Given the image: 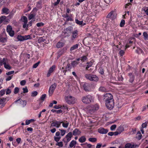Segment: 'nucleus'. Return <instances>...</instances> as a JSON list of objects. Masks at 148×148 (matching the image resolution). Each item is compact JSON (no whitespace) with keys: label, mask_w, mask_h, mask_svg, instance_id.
<instances>
[{"label":"nucleus","mask_w":148,"mask_h":148,"mask_svg":"<svg viewBox=\"0 0 148 148\" xmlns=\"http://www.w3.org/2000/svg\"><path fill=\"white\" fill-rule=\"evenodd\" d=\"M62 123V126L63 127H65V128H67L68 127V126L69 125V123Z\"/></svg>","instance_id":"obj_53"},{"label":"nucleus","mask_w":148,"mask_h":148,"mask_svg":"<svg viewBox=\"0 0 148 148\" xmlns=\"http://www.w3.org/2000/svg\"><path fill=\"white\" fill-rule=\"evenodd\" d=\"M78 47V45L76 44L71 47L70 49V51H72L77 49Z\"/></svg>","instance_id":"obj_24"},{"label":"nucleus","mask_w":148,"mask_h":148,"mask_svg":"<svg viewBox=\"0 0 148 148\" xmlns=\"http://www.w3.org/2000/svg\"><path fill=\"white\" fill-rule=\"evenodd\" d=\"M125 24V21L124 20L122 19L120 23V26L121 27H123Z\"/></svg>","instance_id":"obj_38"},{"label":"nucleus","mask_w":148,"mask_h":148,"mask_svg":"<svg viewBox=\"0 0 148 148\" xmlns=\"http://www.w3.org/2000/svg\"><path fill=\"white\" fill-rule=\"evenodd\" d=\"M7 38L5 32H3L0 34V42L5 43L7 41Z\"/></svg>","instance_id":"obj_5"},{"label":"nucleus","mask_w":148,"mask_h":148,"mask_svg":"<svg viewBox=\"0 0 148 148\" xmlns=\"http://www.w3.org/2000/svg\"><path fill=\"white\" fill-rule=\"evenodd\" d=\"M46 95L45 94L43 95L40 98V99L42 101H44L46 97Z\"/></svg>","instance_id":"obj_49"},{"label":"nucleus","mask_w":148,"mask_h":148,"mask_svg":"<svg viewBox=\"0 0 148 148\" xmlns=\"http://www.w3.org/2000/svg\"><path fill=\"white\" fill-rule=\"evenodd\" d=\"M134 76H132L130 77L129 79V82L131 83H132L134 80Z\"/></svg>","instance_id":"obj_50"},{"label":"nucleus","mask_w":148,"mask_h":148,"mask_svg":"<svg viewBox=\"0 0 148 148\" xmlns=\"http://www.w3.org/2000/svg\"><path fill=\"white\" fill-rule=\"evenodd\" d=\"M88 140L92 142H95L97 141V139L95 138H90L88 139Z\"/></svg>","instance_id":"obj_32"},{"label":"nucleus","mask_w":148,"mask_h":148,"mask_svg":"<svg viewBox=\"0 0 148 148\" xmlns=\"http://www.w3.org/2000/svg\"><path fill=\"white\" fill-rule=\"evenodd\" d=\"M99 73L101 75H103L104 73V71L103 69L101 68L99 69Z\"/></svg>","instance_id":"obj_62"},{"label":"nucleus","mask_w":148,"mask_h":148,"mask_svg":"<svg viewBox=\"0 0 148 148\" xmlns=\"http://www.w3.org/2000/svg\"><path fill=\"white\" fill-rule=\"evenodd\" d=\"M4 67L7 69L9 70H10L11 69V67L8 64H7L6 62H5L3 63Z\"/></svg>","instance_id":"obj_27"},{"label":"nucleus","mask_w":148,"mask_h":148,"mask_svg":"<svg viewBox=\"0 0 148 148\" xmlns=\"http://www.w3.org/2000/svg\"><path fill=\"white\" fill-rule=\"evenodd\" d=\"M23 93H26L28 92V90L27 87H25V88H23Z\"/></svg>","instance_id":"obj_52"},{"label":"nucleus","mask_w":148,"mask_h":148,"mask_svg":"<svg viewBox=\"0 0 148 148\" xmlns=\"http://www.w3.org/2000/svg\"><path fill=\"white\" fill-rule=\"evenodd\" d=\"M5 62H6V61H5V59L3 58L2 60L1 58H0V66H2L3 64V63Z\"/></svg>","instance_id":"obj_35"},{"label":"nucleus","mask_w":148,"mask_h":148,"mask_svg":"<svg viewBox=\"0 0 148 148\" xmlns=\"http://www.w3.org/2000/svg\"><path fill=\"white\" fill-rule=\"evenodd\" d=\"M116 125H112L110 127V130H111L113 131L116 128Z\"/></svg>","instance_id":"obj_51"},{"label":"nucleus","mask_w":148,"mask_h":148,"mask_svg":"<svg viewBox=\"0 0 148 148\" xmlns=\"http://www.w3.org/2000/svg\"><path fill=\"white\" fill-rule=\"evenodd\" d=\"M73 30V27L71 26H69L65 29H64V32L65 36H70V34L67 33V32H71Z\"/></svg>","instance_id":"obj_8"},{"label":"nucleus","mask_w":148,"mask_h":148,"mask_svg":"<svg viewBox=\"0 0 148 148\" xmlns=\"http://www.w3.org/2000/svg\"><path fill=\"white\" fill-rule=\"evenodd\" d=\"M99 90L101 92H106V89L104 87H100L99 88Z\"/></svg>","instance_id":"obj_33"},{"label":"nucleus","mask_w":148,"mask_h":148,"mask_svg":"<svg viewBox=\"0 0 148 148\" xmlns=\"http://www.w3.org/2000/svg\"><path fill=\"white\" fill-rule=\"evenodd\" d=\"M56 86L57 84L55 83H54L53 84L51 85L49 90V94H52L53 93L56 88Z\"/></svg>","instance_id":"obj_10"},{"label":"nucleus","mask_w":148,"mask_h":148,"mask_svg":"<svg viewBox=\"0 0 148 148\" xmlns=\"http://www.w3.org/2000/svg\"><path fill=\"white\" fill-rule=\"evenodd\" d=\"M6 18V17L5 16H1L0 17V24L2 23L3 21L5 20Z\"/></svg>","instance_id":"obj_31"},{"label":"nucleus","mask_w":148,"mask_h":148,"mask_svg":"<svg viewBox=\"0 0 148 148\" xmlns=\"http://www.w3.org/2000/svg\"><path fill=\"white\" fill-rule=\"evenodd\" d=\"M143 9V11L145 12L147 15L148 16V7H145Z\"/></svg>","instance_id":"obj_43"},{"label":"nucleus","mask_w":148,"mask_h":148,"mask_svg":"<svg viewBox=\"0 0 148 148\" xmlns=\"http://www.w3.org/2000/svg\"><path fill=\"white\" fill-rule=\"evenodd\" d=\"M64 43L60 42H59L56 45V47L58 48H60L64 46Z\"/></svg>","instance_id":"obj_21"},{"label":"nucleus","mask_w":148,"mask_h":148,"mask_svg":"<svg viewBox=\"0 0 148 148\" xmlns=\"http://www.w3.org/2000/svg\"><path fill=\"white\" fill-rule=\"evenodd\" d=\"M85 76L87 79L92 82H97L99 79L98 77L95 75L87 74L85 75Z\"/></svg>","instance_id":"obj_1"},{"label":"nucleus","mask_w":148,"mask_h":148,"mask_svg":"<svg viewBox=\"0 0 148 148\" xmlns=\"http://www.w3.org/2000/svg\"><path fill=\"white\" fill-rule=\"evenodd\" d=\"M5 93V90H2L0 91V95L1 96H3Z\"/></svg>","instance_id":"obj_59"},{"label":"nucleus","mask_w":148,"mask_h":148,"mask_svg":"<svg viewBox=\"0 0 148 148\" xmlns=\"http://www.w3.org/2000/svg\"><path fill=\"white\" fill-rule=\"evenodd\" d=\"M136 147H138L137 145H132L130 143H127L125 146V148H134Z\"/></svg>","instance_id":"obj_15"},{"label":"nucleus","mask_w":148,"mask_h":148,"mask_svg":"<svg viewBox=\"0 0 148 148\" xmlns=\"http://www.w3.org/2000/svg\"><path fill=\"white\" fill-rule=\"evenodd\" d=\"M8 33L10 36L12 37L14 36V31L13 30H12L10 32H8Z\"/></svg>","instance_id":"obj_55"},{"label":"nucleus","mask_w":148,"mask_h":148,"mask_svg":"<svg viewBox=\"0 0 148 148\" xmlns=\"http://www.w3.org/2000/svg\"><path fill=\"white\" fill-rule=\"evenodd\" d=\"M20 21L23 22L24 23L23 25V27L24 28H26V30L28 29V25H27L28 20L27 17L25 16H22Z\"/></svg>","instance_id":"obj_3"},{"label":"nucleus","mask_w":148,"mask_h":148,"mask_svg":"<svg viewBox=\"0 0 148 148\" xmlns=\"http://www.w3.org/2000/svg\"><path fill=\"white\" fill-rule=\"evenodd\" d=\"M24 40H27L29 39H31V37L30 35H25L24 36Z\"/></svg>","instance_id":"obj_45"},{"label":"nucleus","mask_w":148,"mask_h":148,"mask_svg":"<svg viewBox=\"0 0 148 148\" xmlns=\"http://www.w3.org/2000/svg\"><path fill=\"white\" fill-rule=\"evenodd\" d=\"M98 132L101 134H106L108 132V130L103 127H101L98 129Z\"/></svg>","instance_id":"obj_13"},{"label":"nucleus","mask_w":148,"mask_h":148,"mask_svg":"<svg viewBox=\"0 0 148 148\" xmlns=\"http://www.w3.org/2000/svg\"><path fill=\"white\" fill-rule=\"evenodd\" d=\"M65 100L69 104H73L75 102V98L72 96H67L65 97Z\"/></svg>","instance_id":"obj_6"},{"label":"nucleus","mask_w":148,"mask_h":148,"mask_svg":"<svg viewBox=\"0 0 148 148\" xmlns=\"http://www.w3.org/2000/svg\"><path fill=\"white\" fill-rule=\"evenodd\" d=\"M113 13L114 11H111L107 15V18H110L112 19H115V17L114 16V15L113 14Z\"/></svg>","instance_id":"obj_16"},{"label":"nucleus","mask_w":148,"mask_h":148,"mask_svg":"<svg viewBox=\"0 0 148 148\" xmlns=\"http://www.w3.org/2000/svg\"><path fill=\"white\" fill-rule=\"evenodd\" d=\"M72 34L71 36V40H73L75 38L78 37V31L77 30L73 32L72 33Z\"/></svg>","instance_id":"obj_11"},{"label":"nucleus","mask_w":148,"mask_h":148,"mask_svg":"<svg viewBox=\"0 0 148 148\" xmlns=\"http://www.w3.org/2000/svg\"><path fill=\"white\" fill-rule=\"evenodd\" d=\"M136 52L138 53H139L140 52L141 53H143V51L140 48H138L136 51Z\"/></svg>","instance_id":"obj_47"},{"label":"nucleus","mask_w":148,"mask_h":148,"mask_svg":"<svg viewBox=\"0 0 148 148\" xmlns=\"http://www.w3.org/2000/svg\"><path fill=\"white\" fill-rule=\"evenodd\" d=\"M104 99L105 102L107 101L113 99L112 95L110 93H106L104 96Z\"/></svg>","instance_id":"obj_7"},{"label":"nucleus","mask_w":148,"mask_h":148,"mask_svg":"<svg viewBox=\"0 0 148 148\" xmlns=\"http://www.w3.org/2000/svg\"><path fill=\"white\" fill-rule=\"evenodd\" d=\"M19 101L20 102V103H21V101L23 102V103H22V105L23 106V107L25 106L27 104V102L26 101L24 100L23 101L21 99H18L17 100H16L15 101V102L16 103L17 102Z\"/></svg>","instance_id":"obj_19"},{"label":"nucleus","mask_w":148,"mask_h":148,"mask_svg":"<svg viewBox=\"0 0 148 148\" xmlns=\"http://www.w3.org/2000/svg\"><path fill=\"white\" fill-rule=\"evenodd\" d=\"M56 145H58L60 147H62L63 146V143L62 142H58L56 143Z\"/></svg>","instance_id":"obj_42"},{"label":"nucleus","mask_w":148,"mask_h":148,"mask_svg":"<svg viewBox=\"0 0 148 148\" xmlns=\"http://www.w3.org/2000/svg\"><path fill=\"white\" fill-rule=\"evenodd\" d=\"M87 64H88V65L87 66L86 68V70H88V69L90 67H91L92 64V62H87Z\"/></svg>","instance_id":"obj_34"},{"label":"nucleus","mask_w":148,"mask_h":148,"mask_svg":"<svg viewBox=\"0 0 148 148\" xmlns=\"http://www.w3.org/2000/svg\"><path fill=\"white\" fill-rule=\"evenodd\" d=\"M36 16L35 14H31L28 16V18L29 20L32 19V18H34Z\"/></svg>","instance_id":"obj_37"},{"label":"nucleus","mask_w":148,"mask_h":148,"mask_svg":"<svg viewBox=\"0 0 148 148\" xmlns=\"http://www.w3.org/2000/svg\"><path fill=\"white\" fill-rule=\"evenodd\" d=\"M87 59V58L86 56H84L80 57V60L82 62H84Z\"/></svg>","instance_id":"obj_40"},{"label":"nucleus","mask_w":148,"mask_h":148,"mask_svg":"<svg viewBox=\"0 0 148 148\" xmlns=\"http://www.w3.org/2000/svg\"><path fill=\"white\" fill-rule=\"evenodd\" d=\"M81 132L77 128H75L73 131V135L76 136L79 135L81 133Z\"/></svg>","instance_id":"obj_18"},{"label":"nucleus","mask_w":148,"mask_h":148,"mask_svg":"<svg viewBox=\"0 0 148 148\" xmlns=\"http://www.w3.org/2000/svg\"><path fill=\"white\" fill-rule=\"evenodd\" d=\"M124 130L123 127L121 126H120L117 129L116 131H118L120 134Z\"/></svg>","instance_id":"obj_25"},{"label":"nucleus","mask_w":148,"mask_h":148,"mask_svg":"<svg viewBox=\"0 0 148 148\" xmlns=\"http://www.w3.org/2000/svg\"><path fill=\"white\" fill-rule=\"evenodd\" d=\"M38 92L37 91H34L32 92L31 96L32 97H35L38 94Z\"/></svg>","instance_id":"obj_44"},{"label":"nucleus","mask_w":148,"mask_h":148,"mask_svg":"<svg viewBox=\"0 0 148 148\" xmlns=\"http://www.w3.org/2000/svg\"><path fill=\"white\" fill-rule=\"evenodd\" d=\"M137 134H138V136L137 137V138L138 140H140V139H141V138H142V134H141V133L139 131L138 132H137Z\"/></svg>","instance_id":"obj_41"},{"label":"nucleus","mask_w":148,"mask_h":148,"mask_svg":"<svg viewBox=\"0 0 148 148\" xmlns=\"http://www.w3.org/2000/svg\"><path fill=\"white\" fill-rule=\"evenodd\" d=\"M143 36L145 40H148V34L146 32H144L143 33Z\"/></svg>","instance_id":"obj_36"},{"label":"nucleus","mask_w":148,"mask_h":148,"mask_svg":"<svg viewBox=\"0 0 148 148\" xmlns=\"http://www.w3.org/2000/svg\"><path fill=\"white\" fill-rule=\"evenodd\" d=\"M147 123L146 122L143 123L142 125V128H144L146 127L147 126Z\"/></svg>","instance_id":"obj_57"},{"label":"nucleus","mask_w":148,"mask_h":148,"mask_svg":"<svg viewBox=\"0 0 148 148\" xmlns=\"http://www.w3.org/2000/svg\"><path fill=\"white\" fill-rule=\"evenodd\" d=\"M76 143V141H75L74 140H72L70 144V147H73L74 146V145H75Z\"/></svg>","instance_id":"obj_28"},{"label":"nucleus","mask_w":148,"mask_h":148,"mask_svg":"<svg viewBox=\"0 0 148 148\" xmlns=\"http://www.w3.org/2000/svg\"><path fill=\"white\" fill-rule=\"evenodd\" d=\"M12 30V27L10 25H8L7 27L6 31L8 33Z\"/></svg>","instance_id":"obj_29"},{"label":"nucleus","mask_w":148,"mask_h":148,"mask_svg":"<svg viewBox=\"0 0 148 148\" xmlns=\"http://www.w3.org/2000/svg\"><path fill=\"white\" fill-rule=\"evenodd\" d=\"M19 91V88L17 87H15L14 89V93L16 94L18 93Z\"/></svg>","instance_id":"obj_46"},{"label":"nucleus","mask_w":148,"mask_h":148,"mask_svg":"<svg viewBox=\"0 0 148 148\" xmlns=\"http://www.w3.org/2000/svg\"><path fill=\"white\" fill-rule=\"evenodd\" d=\"M18 40L20 41H23L24 40V37L21 35H18L17 37Z\"/></svg>","instance_id":"obj_26"},{"label":"nucleus","mask_w":148,"mask_h":148,"mask_svg":"<svg viewBox=\"0 0 148 148\" xmlns=\"http://www.w3.org/2000/svg\"><path fill=\"white\" fill-rule=\"evenodd\" d=\"M86 139L84 136H82L81 137L79 140V141L81 143L84 142L86 140Z\"/></svg>","instance_id":"obj_23"},{"label":"nucleus","mask_w":148,"mask_h":148,"mask_svg":"<svg viewBox=\"0 0 148 148\" xmlns=\"http://www.w3.org/2000/svg\"><path fill=\"white\" fill-rule=\"evenodd\" d=\"M125 52L124 51L121 50L119 52V54L121 56H122L124 54Z\"/></svg>","instance_id":"obj_61"},{"label":"nucleus","mask_w":148,"mask_h":148,"mask_svg":"<svg viewBox=\"0 0 148 148\" xmlns=\"http://www.w3.org/2000/svg\"><path fill=\"white\" fill-rule=\"evenodd\" d=\"M75 23L78 25H85V23H84L83 24V21H80L79 20H78L77 19H75Z\"/></svg>","instance_id":"obj_22"},{"label":"nucleus","mask_w":148,"mask_h":148,"mask_svg":"<svg viewBox=\"0 0 148 148\" xmlns=\"http://www.w3.org/2000/svg\"><path fill=\"white\" fill-rule=\"evenodd\" d=\"M62 123V122H60L58 121H56V125H58V126H57V128H59L60 126L61 123Z\"/></svg>","instance_id":"obj_48"},{"label":"nucleus","mask_w":148,"mask_h":148,"mask_svg":"<svg viewBox=\"0 0 148 148\" xmlns=\"http://www.w3.org/2000/svg\"><path fill=\"white\" fill-rule=\"evenodd\" d=\"M71 69L70 68V65L69 64H67L66 66V69L67 70V71H69Z\"/></svg>","instance_id":"obj_60"},{"label":"nucleus","mask_w":148,"mask_h":148,"mask_svg":"<svg viewBox=\"0 0 148 148\" xmlns=\"http://www.w3.org/2000/svg\"><path fill=\"white\" fill-rule=\"evenodd\" d=\"M6 100L5 98H3L0 99V104H3L4 103L5 101Z\"/></svg>","instance_id":"obj_54"},{"label":"nucleus","mask_w":148,"mask_h":148,"mask_svg":"<svg viewBox=\"0 0 148 148\" xmlns=\"http://www.w3.org/2000/svg\"><path fill=\"white\" fill-rule=\"evenodd\" d=\"M39 63V62H38L34 64L33 66V68H36L38 66Z\"/></svg>","instance_id":"obj_64"},{"label":"nucleus","mask_w":148,"mask_h":148,"mask_svg":"<svg viewBox=\"0 0 148 148\" xmlns=\"http://www.w3.org/2000/svg\"><path fill=\"white\" fill-rule=\"evenodd\" d=\"M83 87L84 90L86 92H88L89 91L90 84L87 83H84L83 86Z\"/></svg>","instance_id":"obj_14"},{"label":"nucleus","mask_w":148,"mask_h":148,"mask_svg":"<svg viewBox=\"0 0 148 148\" xmlns=\"http://www.w3.org/2000/svg\"><path fill=\"white\" fill-rule=\"evenodd\" d=\"M82 100L84 103L86 104L90 103L93 101L92 97L89 95L83 96L82 98Z\"/></svg>","instance_id":"obj_2"},{"label":"nucleus","mask_w":148,"mask_h":148,"mask_svg":"<svg viewBox=\"0 0 148 148\" xmlns=\"http://www.w3.org/2000/svg\"><path fill=\"white\" fill-rule=\"evenodd\" d=\"M73 134L72 132H69L65 136L66 138V140L68 141H69L71 140V138Z\"/></svg>","instance_id":"obj_17"},{"label":"nucleus","mask_w":148,"mask_h":148,"mask_svg":"<svg viewBox=\"0 0 148 148\" xmlns=\"http://www.w3.org/2000/svg\"><path fill=\"white\" fill-rule=\"evenodd\" d=\"M44 25V24L42 22L38 23L36 24V25L38 27H40L41 26H42Z\"/></svg>","instance_id":"obj_56"},{"label":"nucleus","mask_w":148,"mask_h":148,"mask_svg":"<svg viewBox=\"0 0 148 148\" xmlns=\"http://www.w3.org/2000/svg\"><path fill=\"white\" fill-rule=\"evenodd\" d=\"M79 63V62H77L76 61H73L71 63V65H72L74 67L75 66H76L77 64H78Z\"/></svg>","instance_id":"obj_30"},{"label":"nucleus","mask_w":148,"mask_h":148,"mask_svg":"<svg viewBox=\"0 0 148 148\" xmlns=\"http://www.w3.org/2000/svg\"><path fill=\"white\" fill-rule=\"evenodd\" d=\"M2 11L3 13L8 14L10 12V10L6 8H4L2 9Z\"/></svg>","instance_id":"obj_20"},{"label":"nucleus","mask_w":148,"mask_h":148,"mask_svg":"<svg viewBox=\"0 0 148 148\" xmlns=\"http://www.w3.org/2000/svg\"><path fill=\"white\" fill-rule=\"evenodd\" d=\"M55 65H53L49 68L48 71V72L47 74V77H49L51 75V73H52L55 70Z\"/></svg>","instance_id":"obj_12"},{"label":"nucleus","mask_w":148,"mask_h":148,"mask_svg":"<svg viewBox=\"0 0 148 148\" xmlns=\"http://www.w3.org/2000/svg\"><path fill=\"white\" fill-rule=\"evenodd\" d=\"M106 105L107 108L110 110L112 109L114 106V100H110L106 102Z\"/></svg>","instance_id":"obj_4"},{"label":"nucleus","mask_w":148,"mask_h":148,"mask_svg":"<svg viewBox=\"0 0 148 148\" xmlns=\"http://www.w3.org/2000/svg\"><path fill=\"white\" fill-rule=\"evenodd\" d=\"M59 130L60 131V133H61V135L62 136H64L65 133H66V131L64 130H61L59 129Z\"/></svg>","instance_id":"obj_39"},{"label":"nucleus","mask_w":148,"mask_h":148,"mask_svg":"<svg viewBox=\"0 0 148 148\" xmlns=\"http://www.w3.org/2000/svg\"><path fill=\"white\" fill-rule=\"evenodd\" d=\"M14 71H10L7 73L6 74L7 75H9L14 73Z\"/></svg>","instance_id":"obj_63"},{"label":"nucleus","mask_w":148,"mask_h":148,"mask_svg":"<svg viewBox=\"0 0 148 148\" xmlns=\"http://www.w3.org/2000/svg\"><path fill=\"white\" fill-rule=\"evenodd\" d=\"M99 106L97 105H93L88 110L89 112L91 113H94L95 111L99 109Z\"/></svg>","instance_id":"obj_9"},{"label":"nucleus","mask_w":148,"mask_h":148,"mask_svg":"<svg viewBox=\"0 0 148 148\" xmlns=\"http://www.w3.org/2000/svg\"><path fill=\"white\" fill-rule=\"evenodd\" d=\"M26 81L25 80H23L20 82V84L22 86H24L25 85Z\"/></svg>","instance_id":"obj_58"}]
</instances>
